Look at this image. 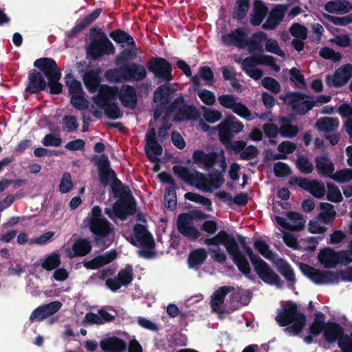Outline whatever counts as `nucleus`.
<instances>
[{"mask_svg":"<svg viewBox=\"0 0 352 352\" xmlns=\"http://www.w3.org/2000/svg\"><path fill=\"white\" fill-rule=\"evenodd\" d=\"M326 324L324 314L322 312L318 311L315 314L314 321L309 327V333L314 336H319L320 333H324Z\"/></svg>","mask_w":352,"mask_h":352,"instance_id":"a19ab883","label":"nucleus"},{"mask_svg":"<svg viewBox=\"0 0 352 352\" xmlns=\"http://www.w3.org/2000/svg\"><path fill=\"white\" fill-rule=\"evenodd\" d=\"M229 122L226 118L221 122L217 126L214 127V129H217L219 131V136L221 142L223 144H227L230 142L232 137L230 131V126H229Z\"/></svg>","mask_w":352,"mask_h":352,"instance_id":"6e6d98bb","label":"nucleus"},{"mask_svg":"<svg viewBox=\"0 0 352 352\" xmlns=\"http://www.w3.org/2000/svg\"><path fill=\"white\" fill-rule=\"evenodd\" d=\"M323 337L329 344L337 341L341 352H351L349 347L352 345V331L350 335L345 334L340 324L336 322H327Z\"/></svg>","mask_w":352,"mask_h":352,"instance_id":"6e6552de","label":"nucleus"},{"mask_svg":"<svg viewBox=\"0 0 352 352\" xmlns=\"http://www.w3.org/2000/svg\"><path fill=\"white\" fill-rule=\"evenodd\" d=\"M234 290V287L229 286H222L217 289L211 296L210 306L212 309L217 313L223 312L221 310V305L224 302L226 295Z\"/></svg>","mask_w":352,"mask_h":352,"instance_id":"bb28decb","label":"nucleus"},{"mask_svg":"<svg viewBox=\"0 0 352 352\" xmlns=\"http://www.w3.org/2000/svg\"><path fill=\"white\" fill-rule=\"evenodd\" d=\"M267 12V8L266 6L261 1H256L254 3L253 13L250 19L251 23L253 25H260Z\"/></svg>","mask_w":352,"mask_h":352,"instance_id":"a18cd8bd","label":"nucleus"},{"mask_svg":"<svg viewBox=\"0 0 352 352\" xmlns=\"http://www.w3.org/2000/svg\"><path fill=\"white\" fill-rule=\"evenodd\" d=\"M278 272L292 285L296 283L295 274L292 266L286 261L280 260L278 265Z\"/></svg>","mask_w":352,"mask_h":352,"instance_id":"3c124183","label":"nucleus"},{"mask_svg":"<svg viewBox=\"0 0 352 352\" xmlns=\"http://www.w3.org/2000/svg\"><path fill=\"white\" fill-rule=\"evenodd\" d=\"M347 257L344 250L335 251L331 248H324L320 250L318 255V261L326 269H332L338 264L347 265Z\"/></svg>","mask_w":352,"mask_h":352,"instance_id":"9d476101","label":"nucleus"},{"mask_svg":"<svg viewBox=\"0 0 352 352\" xmlns=\"http://www.w3.org/2000/svg\"><path fill=\"white\" fill-rule=\"evenodd\" d=\"M215 195L230 206H231L232 204H235L239 206H244L248 204L249 199L248 194L245 192L237 194L233 198L230 192L224 190L217 192Z\"/></svg>","mask_w":352,"mask_h":352,"instance_id":"2f4dec72","label":"nucleus"},{"mask_svg":"<svg viewBox=\"0 0 352 352\" xmlns=\"http://www.w3.org/2000/svg\"><path fill=\"white\" fill-rule=\"evenodd\" d=\"M219 102L226 109H231L238 116L252 120L254 119L251 111L243 103L238 101L237 98L231 94H223L218 98Z\"/></svg>","mask_w":352,"mask_h":352,"instance_id":"ddd939ff","label":"nucleus"},{"mask_svg":"<svg viewBox=\"0 0 352 352\" xmlns=\"http://www.w3.org/2000/svg\"><path fill=\"white\" fill-rule=\"evenodd\" d=\"M280 122L279 133L283 137L293 138L298 133L299 129L298 126L292 124L291 120L288 118H281Z\"/></svg>","mask_w":352,"mask_h":352,"instance_id":"79ce46f5","label":"nucleus"},{"mask_svg":"<svg viewBox=\"0 0 352 352\" xmlns=\"http://www.w3.org/2000/svg\"><path fill=\"white\" fill-rule=\"evenodd\" d=\"M170 96L169 88L166 86H161L158 87L154 94V102L158 103L160 107L156 108L154 111V118L157 120L161 116V111L167 104Z\"/></svg>","mask_w":352,"mask_h":352,"instance_id":"cd10ccee","label":"nucleus"},{"mask_svg":"<svg viewBox=\"0 0 352 352\" xmlns=\"http://www.w3.org/2000/svg\"><path fill=\"white\" fill-rule=\"evenodd\" d=\"M100 12L99 10H96L86 16L85 18L78 21L76 25L74 28L73 32H79L89 25H90L92 22H94L99 16Z\"/></svg>","mask_w":352,"mask_h":352,"instance_id":"e2e57ef3","label":"nucleus"},{"mask_svg":"<svg viewBox=\"0 0 352 352\" xmlns=\"http://www.w3.org/2000/svg\"><path fill=\"white\" fill-rule=\"evenodd\" d=\"M114 52L113 44L106 37L92 41L87 50L88 54L93 59H96L103 54H113Z\"/></svg>","mask_w":352,"mask_h":352,"instance_id":"412c9836","label":"nucleus"},{"mask_svg":"<svg viewBox=\"0 0 352 352\" xmlns=\"http://www.w3.org/2000/svg\"><path fill=\"white\" fill-rule=\"evenodd\" d=\"M60 256L58 252H52L41 262V267L47 271L56 269L60 265Z\"/></svg>","mask_w":352,"mask_h":352,"instance_id":"603ef678","label":"nucleus"},{"mask_svg":"<svg viewBox=\"0 0 352 352\" xmlns=\"http://www.w3.org/2000/svg\"><path fill=\"white\" fill-rule=\"evenodd\" d=\"M118 92L117 87L100 85L98 94L92 98L94 104L91 106V111L93 115L99 117L101 110L103 109L105 115L111 119L120 118L122 113L118 105L113 102L118 96Z\"/></svg>","mask_w":352,"mask_h":352,"instance_id":"7ed1b4c3","label":"nucleus"},{"mask_svg":"<svg viewBox=\"0 0 352 352\" xmlns=\"http://www.w3.org/2000/svg\"><path fill=\"white\" fill-rule=\"evenodd\" d=\"M92 162L97 167L100 176H116L115 172L109 167V161L106 155L96 156Z\"/></svg>","mask_w":352,"mask_h":352,"instance_id":"4c0bfd02","label":"nucleus"},{"mask_svg":"<svg viewBox=\"0 0 352 352\" xmlns=\"http://www.w3.org/2000/svg\"><path fill=\"white\" fill-rule=\"evenodd\" d=\"M197 91L199 99L207 105H213L215 103L216 98L213 92L206 89H200L199 87H193Z\"/></svg>","mask_w":352,"mask_h":352,"instance_id":"0e129e2a","label":"nucleus"},{"mask_svg":"<svg viewBox=\"0 0 352 352\" xmlns=\"http://www.w3.org/2000/svg\"><path fill=\"white\" fill-rule=\"evenodd\" d=\"M230 148L243 160H252L256 157L258 153V150L256 146L252 145L247 146V143L243 140L233 142L230 145Z\"/></svg>","mask_w":352,"mask_h":352,"instance_id":"a878e982","label":"nucleus"},{"mask_svg":"<svg viewBox=\"0 0 352 352\" xmlns=\"http://www.w3.org/2000/svg\"><path fill=\"white\" fill-rule=\"evenodd\" d=\"M117 278L122 285H129L133 278V267L131 265H127L125 268L121 270L117 276Z\"/></svg>","mask_w":352,"mask_h":352,"instance_id":"69168bd1","label":"nucleus"},{"mask_svg":"<svg viewBox=\"0 0 352 352\" xmlns=\"http://www.w3.org/2000/svg\"><path fill=\"white\" fill-rule=\"evenodd\" d=\"M118 96L122 104L129 108L133 109L137 105V95L133 87L129 85H123Z\"/></svg>","mask_w":352,"mask_h":352,"instance_id":"c756f323","label":"nucleus"},{"mask_svg":"<svg viewBox=\"0 0 352 352\" xmlns=\"http://www.w3.org/2000/svg\"><path fill=\"white\" fill-rule=\"evenodd\" d=\"M29 84L26 90L32 94L37 93L46 87V82L40 72L36 71L29 75Z\"/></svg>","mask_w":352,"mask_h":352,"instance_id":"f704fd0d","label":"nucleus"},{"mask_svg":"<svg viewBox=\"0 0 352 352\" xmlns=\"http://www.w3.org/2000/svg\"><path fill=\"white\" fill-rule=\"evenodd\" d=\"M83 81L90 92H95L100 84L98 74L94 71L87 72L83 76Z\"/></svg>","mask_w":352,"mask_h":352,"instance_id":"09e8293b","label":"nucleus"},{"mask_svg":"<svg viewBox=\"0 0 352 352\" xmlns=\"http://www.w3.org/2000/svg\"><path fill=\"white\" fill-rule=\"evenodd\" d=\"M300 269L302 273L313 283L320 285L322 270L302 263L300 264Z\"/></svg>","mask_w":352,"mask_h":352,"instance_id":"49530a36","label":"nucleus"},{"mask_svg":"<svg viewBox=\"0 0 352 352\" xmlns=\"http://www.w3.org/2000/svg\"><path fill=\"white\" fill-rule=\"evenodd\" d=\"M339 281L340 276L338 272L322 270L320 285L338 284Z\"/></svg>","mask_w":352,"mask_h":352,"instance_id":"774afa93","label":"nucleus"},{"mask_svg":"<svg viewBox=\"0 0 352 352\" xmlns=\"http://www.w3.org/2000/svg\"><path fill=\"white\" fill-rule=\"evenodd\" d=\"M238 240L249 257L258 277L265 283L275 285L277 288L281 289L283 281L270 265L253 252L252 249L248 245L244 236L239 235Z\"/></svg>","mask_w":352,"mask_h":352,"instance_id":"20e7f679","label":"nucleus"},{"mask_svg":"<svg viewBox=\"0 0 352 352\" xmlns=\"http://www.w3.org/2000/svg\"><path fill=\"white\" fill-rule=\"evenodd\" d=\"M184 197L186 199H188L190 201L199 204L203 206H205L206 210L208 211H212V201L203 195L195 192H188L184 195Z\"/></svg>","mask_w":352,"mask_h":352,"instance_id":"864d4df0","label":"nucleus"},{"mask_svg":"<svg viewBox=\"0 0 352 352\" xmlns=\"http://www.w3.org/2000/svg\"><path fill=\"white\" fill-rule=\"evenodd\" d=\"M128 241L134 246H141L147 249H153L155 243L152 234L148 232L147 228L140 223H137L133 228V236Z\"/></svg>","mask_w":352,"mask_h":352,"instance_id":"4468645a","label":"nucleus"},{"mask_svg":"<svg viewBox=\"0 0 352 352\" xmlns=\"http://www.w3.org/2000/svg\"><path fill=\"white\" fill-rule=\"evenodd\" d=\"M62 306L63 304L58 300L42 305L31 313L30 321L31 322L43 321L58 312Z\"/></svg>","mask_w":352,"mask_h":352,"instance_id":"f3484780","label":"nucleus"},{"mask_svg":"<svg viewBox=\"0 0 352 352\" xmlns=\"http://www.w3.org/2000/svg\"><path fill=\"white\" fill-rule=\"evenodd\" d=\"M339 126L338 118L330 117L321 118L316 123V127L321 131L332 132L336 131Z\"/></svg>","mask_w":352,"mask_h":352,"instance_id":"37998d69","label":"nucleus"},{"mask_svg":"<svg viewBox=\"0 0 352 352\" xmlns=\"http://www.w3.org/2000/svg\"><path fill=\"white\" fill-rule=\"evenodd\" d=\"M100 346L104 352H126V342L116 336H109L102 339Z\"/></svg>","mask_w":352,"mask_h":352,"instance_id":"393cba45","label":"nucleus"},{"mask_svg":"<svg viewBox=\"0 0 352 352\" xmlns=\"http://www.w3.org/2000/svg\"><path fill=\"white\" fill-rule=\"evenodd\" d=\"M34 65L41 70L48 79L50 93L58 94L63 90V85L59 82L61 73L56 62L49 58H39L35 60Z\"/></svg>","mask_w":352,"mask_h":352,"instance_id":"0eeeda50","label":"nucleus"},{"mask_svg":"<svg viewBox=\"0 0 352 352\" xmlns=\"http://www.w3.org/2000/svg\"><path fill=\"white\" fill-rule=\"evenodd\" d=\"M246 34L243 30L239 28L230 34L223 35L221 38L222 42L226 45H234L239 47H244L245 44Z\"/></svg>","mask_w":352,"mask_h":352,"instance_id":"72a5a7b5","label":"nucleus"},{"mask_svg":"<svg viewBox=\"0 0 352 352\" xmlns=\"http://www.w3.org/2000/svg\"><path fill=\"white\" fill-rule=\"evenodd\" d=\"M91 242L88 239L78 238L72 245V250L74 254L70 256V257L85 256L91 251Z\"/></svg>","mask_w":352,"mask_h":352,"instance_id":"c9c22d12","label":"nucleus"},{"mask_svg":"<svg viewBox=\"0 0 352 352\" xmlns=\"http://www.w3.org/2000/svg\"><path fill=\"white\" fill-rule=\"evenodd\" d=\"M208 253L206 250L200 248L192 250L188 256V264L190 268H198L206 260Z\"/></svg>","mask_w":352,"mask_h":352,"instance_id":"58836bf2","label":"nucleus"},{"mask_svg":"<svg viewBox=\"0 0 352 352\" xmlns=\"http://www.w3.org/2000/svg\"><path fill=\"white\" fill-rule=\"evenodd\" d=\"M285 100L299 114H305L316 104L314 101L306 99L304 95L298 94H288Z\"/></svg>","mask_w":352,"mask_h":352,"instance_id":"4be33fe9","label":"nucleus"},{"mask_svg":"<svg viewBox=\"0 0 352 352\" xmlns=\"http://www.w3.org/2000/svg\"><path fill=\"white\" fill-rule=\"evenodd\" d=\"M254 248L261 254L264 258L268 260H272L274 258V252L270 250L269 245L266 241L256 239L254 241Z\"/></svg>","mask_w":352,"mask_h":352,"instance_id":"5fc2aeb1","label":"nucleus"},{"mask_svg":"<svg viewBox=\"0 0 352 352\" xmlns=\"http://www.w3.org/2000/svg\"><path fill=\"white\" fill-rule=\"evenodd\" d=\"M126 68L129 81L141 80L146 76V71L142 65L131 64L126 65Z\"/></svg>","mask_w":352,"mask_h":352,"instance_id":"de8ad7c7","label":"nucleus"},{"mask_svg":"<svg viewBox=\"0 0 352 352\" xmlns=\"http://www.w3.org/2000/svg\"><path fill=\"white\" fill-rule=\"evenodd\" d=\"M146 144L145 146V151L148 157L155 162L153 170L157 172L159 170V165L157 163L158 156L162 153V147L157 143L155 140V130L151 128L146 133Z\"/></svg>","mask_w":352,"mask_h":352,"instance_id":"dca6fc26","label":"nucleus"},{"mask_svg":"<svg viewBox=\"0 0 352 352\" xmlns=\"http://www.w3.org/2000/svg\"><path fill=\"white\" fill-rule=\"evenodd\" d=\"M192 161L199 167L207 170L214 168L212 176H220L226 169V157L223 151L206 153L202 151H195L192 156Z\"/></svg>","mask_w":352,"mask_h":352,"instance_id":"423d86ee","label":"nucleus"},{"mask_svg":"<svg viewBox=\"0 0 352 352\" xmlns=\"http://www.w3.org/2000/svg\"><path fill=\"white\" fill-rule=\"evenodd\" d=\"M327 198L329 201L334 203L340 202L342 200V196L340 189L337 186L332 183H327Z\"/></svg>","mask_w":352,"mask_h":352,"instance_id":"338daca9","label":"nucleus"},{"mask_svg":"<svg viewBox=\"0 0 352 352\" xmlns=\"http://www.w3.org/2000/svg\"><path fill=\"white\" fill-rule=\"evenodd\" d=\"M208 217V214L199 210H192L191 214L182 213L177 218V230L182 235L192 240H196L201 236V233L197 228L191 226L190 220L192 219L197 220L206 219Z\"/></svg>","mask_w":352,"mask_h":352,"instance_id":"1a4fd4ad","label":"nucleus"},{"mask_svg":"<svg viewBox=\"0 0 352 352\" xmlns=\"http://www.w3.org/2000/svg\"><path fill=\"white\" fill-rule=\"evenodd\" d=\"M242 68L244 72L254 80L260 79L263 76V72L256 67L258 63L257 56H252L245 58L242 63Z\"/></svg>","mask_w":352,"mask_h":352,"instance_id":"7c9ffc66","label":"nucleus"},{"mask_svg":"<svg viewBox=\"0 0 352 352\" xmlns=\"http://www.w3.org/2000/svg\"><path fill=\"white\" fill-rule=\"evenodd\" d=\"M110 36L118 43L122 45L126 44L127 45H131L132 47L135 45L133 38L129 34L122 30H116L112 32Z\"/></svg>","mask_w":352,"mask_h":352,"instance_id":"bf43d9fd","label":"nucleus"},{"mask_svg":"<svg viewBox=\"0 0 352 352\" xmlns=\"http://www.w3.org/2000/svg\"><path fill=\"white\" fill-rule=\"evenodd\" d=\"M177 111V114L175 118L178 120H181L188 118V115L186 114V107L184 103V98L182 96L177 98L170 107V111Z\"/></svg>","mask_w":352,"mask_h":352,"instance_id":"680f3d73","label":"nucleus"},{"mask_svg":"<svg viewBox=\"0 0 352 352\" xmlns=\"http://www.w3.org/2000/svg\"><path fill=\"white\" fill-rule=\"evenodd\" d=\"M186 184L204 192H212L225 182L224 177H179Z\"/></svg>","mask_w":352,"mask_h":352,"instance_id":"9b49d317","label":"nucleus"},{"mask_svg":"<svg viewBox=\"0 0 352 352\" xmlns=\"http://www.w3.org/2000/svg\"><path fill=\"white\" fill-rule=\"evenodd\" d=\"M276 320L280 327H287L285 330L298 335L304 329L307 318L306 316L299 312L296 302H291L287 307H284L276 317Z\"/></svg>","mask_w":352,"mask_h":352,"instance_id":"39448f33","label":"nucleus"},{"mask_svg":"<svg viewBox=\"0 0 352 352\" xmlns=\"http://www.w3.org/2000/svg\"><path fill=\"white\" fill-rule=\"evenodd\" d=\"M113 209L116 216L121 220H125L128 215L134 214L136 212V204L133 195L119 199L114 203Z\"/></svg>","mask_w":352,"mask_h":352,"instance_id":"6ab92c4d","label":"nucleus"},{"mask_svg":"<svg viewBox=\"0 0 352 352\" xmlns=\"http://www.w3.org/2000/svg\"><path fill=\"white\" fill-rule=\"evenodd\" d=\"M201 79L206 82V85H212L213 83L214 74L212 69L207 66L199 69L198 74L192 78L193 87H199L201 85Z\"/></svg>","mask_w":352,"mask_h":352,"instance_id":"ea45409f","label":"nucleus"},{"mask_svg":"<svg viewBox=\"0 0 352 352\" xmlns=\"http://www.w3.org/2000/svg\"><path fill=\"white\" fill-rule=\"evenodd\" d=\"M204 243L209 246L223 245L239 272L245 276L249 277L251 273L249 261L245 255L240 250L239 244L232 234L226 231L221 230L214 236L206 238L204 240ZM210 252L213 254L212 258L214 261L223 263L227 260L226 253L221 251L219 247L217 249L210 250Z\"/></svg>","mask_w":352,"mask_h":352,"instance_id":"f257e3e1","label":"nucleus"},{"mask_svg":"<svg viewBox=\"0 0 352 352\" xmlns=\"http://www.w3.org/2000/svg\"><path fill=\"white\" fill-rule=\"evenodd\" d=\"M288 219L292 221V224L287 222V219L284 217L276 216V222L284 229L292 231L298 232L304 229L305 220L302 215L297 212L289 211L286 214Z\"/></svg>","mask_w":352,"mask_h":352,"instance_id":"a211bd4d","label":"nucleus"},{"mask_svg":"<svg viewBox=\"0 0 352 352\" xmlns=\"http://www.w3.org/2000/svg\"><path fill=\"white\" fill-rule=\"evenodd\" d=\"M316 166L319 174L324 176H332L334 165L330 159L325 156L316 157ZM334 176H352V169L345 168L336 173Z\"/></svg>","mask_w":352,"mask_h":352,"instance_id":"aec40b11","label":"nucleus"},{"mask_svg":"<svg viewBox=\"0 0 352 352\" xmlns=\"http://www.w3.org/2000/svg\"><path fill=\"white\" fill-rule=\"evenodd\" d=\"M297 146L296 144L289 140L282 142L277 148L280 153L277 155L276 159H286L287 155L295 151Z\"/></svg>","mask_w":352,"mask_h":352,"instance_id":"13d9d810","label":"nucleus"},{"mask_svg":"<svg viewBox=\"0 0 352 352\" xmlns=\"http://www.w3.org/2000/svg\"><path fill=\"white\" fill-rule=\"evenodd\" d=\"M148 68L157 78L162 81L168 82L173 78L171 65L164 58H155L152 59L148 63Z\"/></svg>","mask_w":352,"mask_h":352,"instance_id":"2eb2a0df","label":"nucleus"},{"mask_svg":"<svg viewBox=\"0 0 352 352\" xmlns=\"http://www.w3.org/2000/svg\"><path fill=\"white\" fill-rule=\"evenodd\" d=\"M84 223H87L96 246L104 250L112 244L114 227L102 215L100 206H95L91 208Z\"/></svg>","mask_w":352,"mask_h":352,"instance_id":"f03ea898","label":"nucleus"},{"mask_svg":"<svg viewBox=\"0 0 352 352\" xmlns=\"http://www.w3.org/2000/svg\"><path fill=\"white\" fill-rule=\"evenodd\" d=\"M106 77L108 80L116 82L129 81L126 65L107 71Z\"/></svg>","mask_w":352,"mask_h":352,"instance_id":"c03bdc74","label":"nucleus"},{"mask_svg":"<svg viewBox=\"0 0 352 352\" xmlns=\"http://www.w3.org/2000/svg\"><path fill=\"white\" fill-rule=\"evenodd\" d=\"M100 182L104 187L109 185L111 192L115 198L122 199L132 194L130 190L123 185L118 177H99Z\"/></svg>","mask_w":352,"mask_h":352,"instance_id":"5701e85b","label":"nucleus"},{"mask_svg":"<svg viewBox=\"0 0 352 352\" xmlns=\"http://www.w3.org/2000/svg\"><path fill=\"white\" fill-rule=\"evenodd\" d=\"M352 76V65L347 64L338 68L333 75L326 77V83L329 87H340L346 84Z\"/></svg>","mask_w":352,"mask_h":352,"instance_id":"b1692460","label":"nucleus"},{"mask_svg":"<svg viewBox=\"0 0 352 352\" xmlns=\"http://www.w3.org/2000/svg\"><path fill=\"white\" fill-rule=\"evenodd\" d=\"M266 38V34L259 32L252 35L248 41H245V47H248L251 52H263V47L265 45Z\"/></svg>","mask_w":352,"mask_h":352,"instance_id":"e433bc0d","label":"nucleus"},{"mask_svg":"<svg viewBox=\"0 0 352 352\" xmlns=\"http://www.w3.org/2000/svg\"><path fill=\"white\" fill-rule=\"evenodd\" d=\"M288 184L290 186H298L318 199L322 198L325 194L324 184L316 179L310 180L307 177H290Z\"/></svg>","mask_w":352,"mask_h":352,"instance_id":"f8f14e48","label":"nucleus"},{"mask_svg":"<svg viewBox=\"0 0 352 352\" xmlns=\"http://www.w3.org/2000/svg\"><path fill=\"white\" fill-rule=\"evenodd\" d=\"M165 207L170 210H173L177 206L176 190L174 186H167L166 188L165 195L164 198Z\"/></svg>","mask_w":352,"mask_h":352,"instance_id":"4d7b16f0","label":"nucleus"},{"mask_svg":"<svg viewBox=\"0 0 352 352\" xmlns=\"http://www.w3.org/2000/svg\"><path fill=\"white\" fill-rule=\"evenodd\" d=\"M320 209L317 217L318 221L325 225L333 226L337 216L333 205L327 202L320 203Z\"/></svg>","mask_w":352,"mask_h":352,"instance_id":"c85d7f7f","label":"nucleus"},{"mask_svg":"<svg viewBox=\"0 0 352 352\" xmlns=\"http://www.w3.org/2000/svg\"><path fill=\"white\" fill-rule=\"evenodd\" d=\"M65 78V84L71 96L83 93L80 82L74 79L72 74H67Z\"/></svg>","mask_w":352,"mask_h":352,"instance_id":"052dcab7","label":"nucleus"},{"mask_svg":"<svg viewBox=\"0 0 352 352\" xmlns=\"http://www.w3.org/2000/svg\"><path fill=\"white\" fill-rule=\"evenodd\" d=\"M324 10L333 14H346L352 10V4L346 0H333L327 2Z\"/></svg>","mask_w":352,"mask_h":352,"instance_id":"473e14b6","label":"nucleus"},{"mask_svg":"<svg viewBox=\"0 0 352 352\" xmlns=\"http://www.w3.org/2000/svg\"><path fill=\"white\" fill-rule=\"evenodd\" d=\"M278 272L292 285L296 283L295 274L292 266L286 261L280 260L278 265Z\"/></svg>","mask_w":352,"mask_h":352,"instance_id":"8fccbe9b","label":"nucleus"}]
</instances>
